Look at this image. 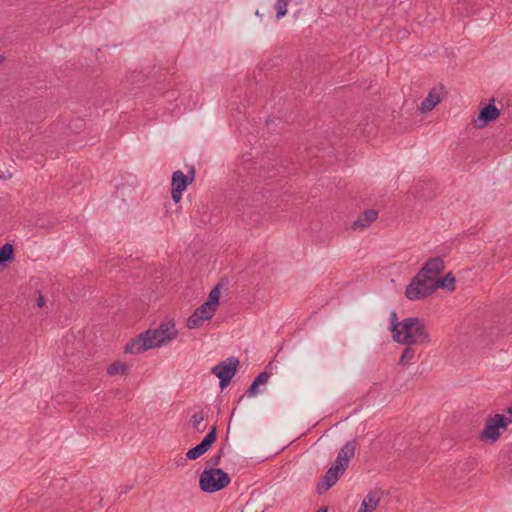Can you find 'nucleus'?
Wrapping results in <instances>:
<instances>
[{"mask_svg": "<svg viewBox=\"0 0 512 512\" xmlns=\"http://www.w3.org/2000/svg\"><path fill=\"white\" fill-rule=\"evenodd\" d=\"M148 349H152V347L149 345L146 336H143V333H141L137 338L132 339L125 345L124 351L130 354H139Z\"/></svg>", "mask_w": 512, "mask_h": 512, "instance_id": "12", "label": "nucleus"}, {"mask_svg": "<svg viewBox=\"0 0 512 512\" xmlns=\"http://www.w3.org/2000/svg\"><path fill=\"white\" fill-rule=\"evenodd\" d=\"M246 393H247V395L249 397L257 395V393H258V385H255V383L252 382V384L250 385V387L248 388Z\"/></svg>", "mask_w": 512, "mask_h": 512, "instance_id": "26", "label": "nucleus"}, {"mask_svg": "<svg viewBox=\"0 0 512 512\" xmlns=\"http://www.w3.org/2000/svg\"><path fill=\"white\" fill-rule=\"evenodd\" d=\"M291 0H277L275 4V9L277 11L276 17L277 19H280L284 17L287 14V7Z\"/></svg>", "mask_w": 512, "mask_h": 512, "instance_id": "23", "label": "nucleus"}, {"mask_svg": "<svg viewBox=\"0 0 512 512\" xmlns=\"http://www.w3.org/2000/svg\"><path fill=\"white\" fill-rule=\"evenodd\" d=\"M394 340L406 346L425 345L431 342V337L423 319L408 317L401 321L400 331L395 333Z\"/></svg>", "mask_w": 512, "mask_h": 512, "instance_id": "2", "label": "nucleus"}, {"mask_svg": "<svg viewBox=\"0 0 512 512\" xmlns=\"http://www.w3.org/2000/svg\"><path fill=\"white\" fill-rule=\"evenodd\" d=\"M195 177V168L192 166L187 174L177 170L172 175L171 182V196L175 203H178L182 198L183 191L190 185Z\"/></svg>", "mask_w": 512, "mask_h": 512, "instance_id": "8", "label": "nucleus"}, {"mask_svg": "<svg viewBox=\"0 0 512 512\" xmlns=\"http://www.w3.org/2000/svg\"><path fill=\"white\" fill-rule=\"evenodd\" d=\"M14 258V247L12 244L6 243L0 247V265H6Z\"/></svg>", "mask_w": 512, "mask_h": 512, "instance_id": "19", "label": "nucleus"}, {"mask_svg": "<svg viewBox=\"0 0 512 512\" xmlns=\"http://www.w3.org/2000/svg\"><path fill=\"white\" fill-rule=\"evenodd\" d=\"M378 218V211L375 209L365 210L362 214L358 216V218L353 222L352 229L354 230H362L367 228L371 223L376 221Z\"/></svg>", "mask_w": 512, "mask_h": 512, "instance_id": "13", "label": "nucleus"}, {"mask_svg": "<svg viewBox=\"0 0 512 512\" xmlns=\"http://www.w3.org/2000/svg\"><path fill=\"white\" fill-rule=\"evenodd\" d=\"M382 492L379 490L369 491L361 503L358 512H372L378 506L381 500Z\"/></svg>", "mask_w": 512, "mask_h": 512, "instance_id": "15", "label": "nucleus"}, {"mask_svg": "<svg viewBox=\"0 0 512 512\" xmlns=\"http://www.w3.org/2000/svg\"><path fill=\"white\" fill-rule=\"evenodd\" d=\"M36 304L38 307L42 308L45 305V298L42 294H39L36 300Z\"/></svg>", "mask_w": 512, "mask_h": 512, "instance_id": "28", "label": "nucleus"}, {"mask_svg": "<svg viewBox=\"0 0 512 512\" xmlns=\"http://www.w3.org/2000/svg\"><path fill=\"white\" fill-rule=\"evenodd\" d=\"M222 285V281L219 282L209 293L206 302L217 309L219 304L220 297V287Z\"/></svg>", "mask_w": 512, "mask_h": 512, "instance_id": "22", "label": "nucleus"}, {"mask_svg": "<svg viewBox=\"0 0 512 512\" xmlns=\"http://www.w3.org/2000/svg\"><path fill=\"white\" fill-rule=\"evenodd\" d=\"M390 324H391V332L393 334V337L395 336V333L399 332L400 331V328H401V321L399 322L398 321V316H397V313L395 311H392L390 313Z\"/></svg>", "mask_w": 512, "mask_h": 512, "instance_id": "24", "label": "nucleus"}, {"mask_svg": "<svg viewBox=\"0 0 512 512\" xmlns=\"http://www.w3.org/2000/svg\"><path fill=\"white\" fill-rule=\"evenodd\" d=\"M230 483L228 473L219 468L205 469L199 478V486L203 492L214 493L218 492Z\"/></svg>", "mask_w": 512, "mask_h": 512, "instance_id": "3", "label": "nucleus"}, {"mask_svg": "<svg viewBox=\"0 0 512 512\" xmlns=\"http://www.w3.org/2000/svg\"><path fill=\"white\" fill-rule=\"evenodd\" d=\"M442 89H443V87H440V88L434 87L429 91L427 97L422 101V103L419 107V110L422 113L431 111L432 109H434L436 107V105L441 101L440 94H441Z\"/></svg>", "mask_w": 512, "mask_h": 512, "instance_id": "14", "label": "nucleus"}, {"mask_svg": "<svg viewBox=\"0 0 512 512\" xmlns=\"http://www.w3.org/2000/svg\"><path fill=\"white\" fill-rule=\"evenodd\" d=\"M2 61H3V57H2V56H0V62H2Z\"/></svg>", "mask_w": 512, "mask_h": 512, "instance_id": "30", "label": "nucleus"}, {"mask_svg": "<svg viewBox=\"0 0 512 512\" xmlns=\"http://www.w3.org/2000/svg\"><path fill=\"white\" fill-rule=\"evenodd\" d=\"M508 412L510 416L495 414L488 417L485 428L479 434V439L483 442L495 443L500 438V429H506L512 423V407Z\"/></svg>", "mask_w": 512, "mask_h": 512, "instance_id": "5", "label": "nucleus"}, {"mask_svg": "<svg viewBox=\"0 0 512 512\" xmlns=\"http://www.w3.org/2000/svg\"><path fill=\"white\" fill-rule=\"evenodd\" d=\"M221 459V452L211 457V464L216 466L219 464Z\"/></svg>", "mask_w": 512, "mask_h": 512, "instance_id": "27", "label": "nucleus"}, {"mask_svg": "<svg viewBox=\"0 0 512 512\" xmlns=\"http://www.w3.org/2000/svg\"><path fill=\"white\" fill-rule=\"evenodd\" d=\"M178 334L177 329L173 321H166L159 325L156 329H149L143 332V336H146L149 345L152 348L160 347L167 342L176 338Z\"/></svg>", "mask_w": 512, "mask_h": 512, "instance_id": "6", "label": "nucleus"}, {"mask_svg": "<svg viewBox=\"0 0 512 512\" xmlns=\"http://www.w3.org/2000/svg\"><path fill=\"white\" fill-rule=\"evenodd\" d=\"M316 512H327V508L326 507H321Z\"/></svg>", "mask_w": 512, "mask_h": 512, "instance_id": "29", "label": "nucleus"}, {"mask_svg": "<svg viewBox=\"0 0 512 512\" xmlns=\"http://www.w3.org/2000/svg\"><path fill=\"white\" fill-rule=\"evenodd\" d=\"M500 115V110L493 104L489 103L485 105L479 113L478 119L476 122H481L480 124H476L477 127H484L490 122L496 120Z\"/></svg>", "mask_w": 512, "mask_h": 512, "instance_id": "11", "label": "nucleus"}, {"mask_svg": "<svg viewBox=\"0 0 512 512\" xmlns=\"http://www.w3.org/2000/svg\"><path fill=\"white\" fill-rule=\"evenodd\" d=\"M217 439V426L213 425L208 434L202 439V441L195 447L189 449L186 452V458L188 460H196L203 454H205L210 447L214 444Z\"/></svg>", "mask_w": 512, "mask_h": 512, "instance_id": "10", "label": "nucleus"}, {"mask_svg": "<svg viewBox=\"0 0 512 512\" xmlns=\"http://www.w3.org/2000/svg\"><path fill=\"white\" fill-rule=\"evenodd\" d=\"M216 310V308L205 301L188 318L187 327L189 329H197L204 321L210 320L215 315Z\"/></svg>", "mask_w": 512, "mask_h": 512, "instance_id": "9", "label": "nucleus"}, {"mask_svg": "<svg viewBox=\"0 0 512 512\" xmlns=\"http://www.w3.org/2000/svg\"><path fill=\"white\" fill-rule=\"evenodd\" d=\"M435 288L447 289L449 291H453L455 289V277L451 272L446 274L441 279H434Z\"/></svg>", "mask_w": 512, "mask_h": 512, "instance_id": "18", "label": "nucleus"}, {"mask_svg": "<svg viewBox=\"0 0 512 512\" xmlns=\"http://www.w3.org/2000/svg\"><path fill=\"white\" fill-rule=\"evenodd\" d=\"M357 441L352 439L347 441L339 450L337 458L325 475L318 482L316 490L323 494L336 484L338 479L348 468L350 460L355 456Z\"/></svg>", "mask_w": 512, "mask_h": 512, "instance_id": "1", "label": "nucleus"}, {"mask_svg": "<svg viewBox=\"0 0 512 512\" xmlns=\"http://www.w3.org/2000/svg\"><path fill=\"white\" fill-rule=\"evenodd\" d=\"M416 356L415 349H413L411 346H407L400 357L399 365L401 366H407L411 364Z\"/></svg>", "mask_w": 512, "mask_h": 512, "instance_id": "21", "label": "nucleus"}, {"mask_svg": "<svg viewBox=\"0 0 512 512\" xmlns=\"http://www.w3.org/2000/svg\"><path fill=\"white\" fill-rule=\"evenodd\" d=\"M444 261L440 257H434L427 260V262L424 264V266L419 271L420 273H423L424 275H437L440 274L444 269Z\"/></svg>", "mask_w": 512, "mask_h": 512, "instance_id": "16", "label": "nucleus"}, {"mask_svg": "<svg viewBox=\"0 0 512 512\" xmlns=\"http://www.w3.org/2000/svg\"><path fill=\"white\" fill-rule=\"evenodd\" d=\"M239 360L236 357H229L224 361L219 362L211 369V373L219 378V385L224 389L232 380L237 372Z\"/></svg>", "mask_w": 512, "mask_h": 512, "instance_id": "7", "label": "nucleus"}, {"mask_svg": "<svg viewBox=\"0 0 512 512\" xmlns=\"http://www.w3.org/2000/svg\"><path fill=\"white\" fill-rule=\"evenodd\" d=\"M128 369L129 366L126 363L116 361L108 367L107 374L109 376L124 375Z\"/></svg>", "mask_w": 512, "mask_h": 512, "instance_id": "20", "label": "nucleus"}, {"mask_svg": "<svg viewBox=\"0 0 512 512\" xmlns=\"http://www.w3.org/2000/svg\"><path fill=\"white\" fill-rule=\"evenodd\" d=\"M269 378H270V373H268L267 371H263L257 375V377L253 380V382L255 383V385L259 386V385L266 384L268 382Z\"/></svg>", "mask_w": 512, "mask_h": 512, "instance_id": "25", "label": "nucleus"}, {"mask_svg": "<svg viewBox=\"0 0 512 512\" xmlns=\"http://www.w3.org/2000/svg\"><path fill=\"white\" fill-rule=\"evenodd\" d=\"M207 418L208 413L204 410L194 412L190 418V423L193 429L198 433L204 432L207 428V423L205 422Z\"/></svg>", "mask_w": 512, "mask_h": 512, "instance_id": "17", "label": "nucleus"}, {"mask_svg": "<svg viewBox=\"0 0 512 512\" xmlns=\"http://www.w3.org/2000/svg\"><path fill=\"white\" fill-rule=\"evenodd\" d=\"M435 290L434 278L418 272L406 287L405 295L409 300L415 301L428 297Z\"/></svg>", "mask_w": 512, "mask_h": 512, "instance_id": "4", "label": "nucleus"}]
</instances>
